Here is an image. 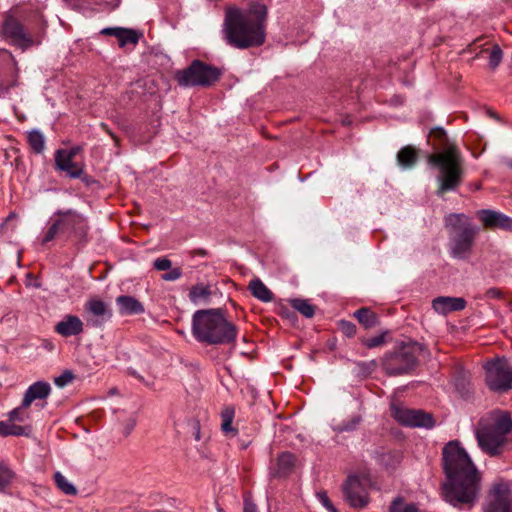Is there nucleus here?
I'll return each mask as SVG.
<instances>
[{
  "instance_id": "nucleus-40",
  "label": "nucleus",
  "mask_w": 512,
  "mask_h": 512,
  "mask_svg": "<svg viewBox=\"0 0 512 512\" xmlns=\"http://www.w3.org/2000/svg\"><path fill=\"white\" fill-rule=\"evenodd\" d=\"M385 335L386 333H382L378 336H375V337H371V338H368V339H365L363 341V344L367 347V348H375V347H379V346H382L384 343H385Z\"/></svg>"
},
{
  "instance_id": "nucleus-4",
  "label": "nucleus",
  "mask_w": 512,
  "mask_h": 512,
  "mask_svg": "<svg viewBox=\"0 0 512 512\" xmlns=\"http://www.w3.org/2000/svg\"><path fill=\"white\" fill-rule=\"evenodd\" d=\"M475 436L482 451L490 456L500 455L512 440L510 414L499 409L486 413L477 423Z\"/></svg>"
},
{
  "instance_id": "nucleus-33",
  "label": "nucleus",
  "mask_w": 512,
  "mask_h": 512,
  "mask_svg": "<svg viewBox=\"0 0 512 512\" xmlns=\"http://www.w3.org/2000/svg\"><path fill=\"white\" fill-rule=\"evenodd\" d=\"M54 480L57 485V487L65 494L67 495H74L76 494V488L72 483L68 481V479L62 475L60 472H56L54 474Z\"/></svg>"
},
{
  "instance_id": "nucleus-6",
  "label": "nucleus",
  "mask_w": 512,
  "mask_h": 512,
  "mask_svg": "<svg viewBox=\"0 0 512 512\" xmlns=\"http://www.w3.org/2000/svg\"><path fill=\"white\" fill-rule=\"evenodd\" d=\"M448 230V253L451 258L467 261L471 258L479 227L465 214L452 213L445 217Z\"/></svg>"
},
{
  "instance_id": "nucleus-35",
  "label": "nucleus",
  "mask_w": 512,
  "mask_h": 512,
  "mask_svg": "<svg viewBox=\"0 0 512 512\" xmlns=\"http://www.w3.org/2000/svg\"><path fill=\"white\" fill-rule=\"evenodd\" d=\"M117 39L119 40V45L123 47L126 44H136L138 42V35L131 29L122 28L121 32L117 35Z\"/></svg>"
},
{
  "instance_id": "nucleus-43",
  "label": "nucleus",
  "mask_w": 512,
  "mask_h": 512,
  "mask_svg": "<svg viewBox=\"0 0 512 512\" xmlns=\"http://www.w3.org/2000/svg\"><path fill=\"white\" fill-rule=\"evenodd\" d=\"M172 266V263L169 259L165 257L157 258L154 261V268L158 271L169 270Z\"/></svg>"
},
{
  "instance_id": "nucleus-1",
  "label": "nucleus",
  "mask_w": 512,
  "mask_h": 512,
  "mask_svg": "<svg viewBox=\"0 0 512 512\" xmlns=\"http://www.w3.org/2000/svg\"><path fill=\"white\" fill-rule=\"evenodd\" d=\"M442 459L446 475L442 485L444 500L456 508H472L481 489V477L476 466L457 441H450L444 446Z\"/></svg>"
},
{
  "instance_id": "nucleus-11",
  "label": "nucleus",
  "mask_w": 512,
  "mask_h": 512,
  "mask_svg": "<svg viewBox=\"0 0 512 512\" xmlns=\"http://www.w3.org/2000/svg\"><path fill=\"white\" fill-rule=\"evenodd\" d=\"M1 37L8 44L22 50L40 44V41H34L31 35L25 31L22 23L13 16H7L4 19L1 27Z\"/></svg>"
},
{
  "instance_id": "nucleus-41",
  "label": "nucleus",
  "mask_w": 512,
  "mask_h": 512,
  "mask_svg": "<svg viewBox=\"0 0 512 512\" xmlns=\"http://www.w3.org/2000/svg\"><path fill=\"white\" fill-rule=\"evenodd\" d=\"M74 376L70 371H65L54 379V383L58 387H64L73 380Z\"/></svg>"
},
{
  "instance_id": "nucleus-36",
  "label": "nucleus",
  "mask_w": 512,
  "mask_h": 512,
  "mask_svg": "<svg viewBox=\"0 0 512 512\" xmlns=\"http://www.w3.org/2000/svg\"><path fill=\"white\" fill-rule=\"evenodd\" d=\"M502 56L503 53L501 48L498 45L493 46L489 56V66L492 69L497 68L502 60Z\"/></svg>"
},
{
  "instance_id": "nucleus-34",
  "label": "nucleus",
  "mask_w": 512,
  "mask_h": 512,
  "mask_svg": "<svg viewBox=\"0 0 512 512\" xmlns=\"http://www.w3.org/2000/svg\"><path fill=\"white\" fill-rule=\"evenodd\" d=\"M389 512H420L413 503H407L402 498H396L389 509Z\"/></svg>"
},
{
  "instance_id": "nucleus-28",
  "label": "nucleus",
  "mask_w": 512,
  "mask_h": 512,
  "mask_svg": "<svg viewBox=\"0 0 512 512\" xmlns=\"http://www.w3.org/2000/svg\"><path fill=\"white\" fill-rule=\"evenodd\" d=\"M27 140L30 148L36 154H41L45 150V137L39 130H32L27 134Z\"/></svg>"
},
{
  "instance_id": "nucleus-10",
  "label": "nucleus",
  "mask_w": 512,
  "mask_h": 512,
  "mask_svg": "<svg viewBox=\"0 0 512 512\" xmlns=\"http://www.w3.org/2000/svg\"><path fill=\"white\" fill-rule=\"evenodd\" d=\"M486 384L494 392L512 389V366L505 358L488 361L485 366Z\"/></svg>"
},
{
  "instance_id": "nucleus-31",
  "label": "nucleus",
  "mask_w": 512,
  "mask_h": 512,
  "mask_svg": "<svg viewBox=\"0 0 512 512\" xmlns=\"http://www.w3.org/2000/svg\"><path fill=\"white\" fill-rule=\"evenodd\" d=\"M24 427L16 425L9 419L7 421H0V435L1 436H20L24 434Z\"/></svg>"
},
{
  "instance_id": "nucleus-9",
  "label": "nucleus",
  "mask_w": 512,
  "mask_h": 512,
  "mask_svg": "<svg viewBox=\"0 0 512 512\" xmlns=\"http://www.w3.org/2000/svg\"><path fill=\"white\" fill-rule=\"evenodd\" d=\"M221 76V71L200 60H194L186 69L176 73V80L184 87H207L214 84Z\"/></svg>"
},
{
  "instance_id": "nucleus-3",
  "label": "nucleus",
  "mask_w": 512,
  "mask_h": 512,
  "mask_svg": "<svg viewBox=\"0 0 512 512\" xmlns=\"http://www.w3.org/2000/svg\"><path fill=\"white\" fill-rule=\"evenodd\" d=\"M192 334L195 339L208 345L234 344L238 329L220 308L197 310L192 316Z\"/></svg>"
},
{
  "instance_id": "nucleus-7",
  "label": "nucleus",
  "mask_w": 512,
  "mask_h": 512,
  "mask_svg": "<svg viewBox=\"0 0 512 512\" xmlns=\"http://www.w3.org/2000/svg\"><path fill=\"white\" fill-rule=\"evenodd\" d=\"M89 231L87 219L75 210H58L51 217L49 227L41 239L42 245H47L58 235L66 234L78 241L86 240Z\"/></svg>"
},
{
  "instance_id": "nucleus-48",
  "label": "nucleus",
  "mask_w": 512,
  "mask_h": 512,
  "mask_svg": "<svg viewBox=\"0 0 512 512\" xmlns=\"http://www.w3.org/2000/svg\"><path fill=\"white\" fill-rule=\"evenodd\" d=\"M136 422L134 419H129L126 428V435H128L135 427Z\"/></svg>"
},
{
  "instance_id": "nucleus-25",
  "label": "nucleus",
  "mask_w": 512,
  "mask_h": 512,
  "mask_svg": "<svg viewBox=\"0 0 512 512\" xmlns=\"http://www.w3.org/2000/svg\"><path fill=\"white\" fill-rule=\"evenodd\" d=\"M211 295V289L208 285L197 284L192 286L189 291V299L194 304H199L200 302H207Z\"/></svg>"
},
{
  "instance_id": "nucleus-51",
  "label": "nucleus",
  "mask_w": 512,
  "mask_h": 512,
  "mask_svg": "<svg viewBox=\"0 0 512 512\" xmlns=\"http://www.w3.org/2000/svg\"><path fill=\"white\" fill-rule=\"evenodd\" d=\"M509 165H510V167H512V161L510 162V164H509Z\"/></svg>"
},
{
  "instance_id": "nucleus-47",
  "label": "nucleus",
  "mask_w": 512,
  "mask_h": 512,
  "mask_svg": "<svg viewBox=\"0 0 512 512\" xmlns=\"http://www.w3.org/2000/svg\"><path fill=\"white\" fill-rule=\"evenodd\" d=\"M81 151V147L79 146H75V147H72L70 149H65V152L70 154L71 153V158H75V156Z\"/></svg>"
},
{
  "instance_id": "nucleus-19",
  "label": "nucleus",
  "mask_w": 512,
  "mask_h": 512,
  "mask_svg": "<svg viewBox=\"0 0 512 512\" xmlns=\"http://www.w3.org/2000/svg\"><path fill=\"white\" fill-rule=\"evenodd\" d=\"M54 330L63 337L76 336L83 332V322L78 316L66 315L55 325Z\"/></svg>"
},
{
  "instance_id": "nucleus-12",
  "label": "nucleus",
  "mask_w": 512,
  "mask_h": 512,
  "mask_svg": "<svg viewBox=\"0 0 512 512\" xmlns=\"http://www.w3.org/2000/svg\"><path fill=\"white\" fill-rule=\"evenodd\" d=\"M390 409L391 416L402 425L424 428L434 426L432 415L422 410L408 409L396 404H392Z\"/></svg>"
},
{
  "instance_id": "nucleus-16",
  "label": "nucleus",
  "mask_w": 512,
  "mask_h": 512,
  "mask_svg": "<svg viewBox=\"0 0 512 512\" xmlns=\"http://www.w3.org/2000/svg\"><path fill=\"white\" fill-rule=\"evenodd\" d=\"M56 169L65 172L71 178H80L84 173L83 167L71 158V153L65 152V149H58L55 152Z\"/></svg>"
},
{
  "instance_id": "nucleus-5",
  "label": "nucleus",
  "mask_w": 512,
  "mask_h": 512,
  "mask_svg": "<svg viewBox=\"0 0 512 512\" xmlns=\"http://www.w3.org/2000/svg\"><path fill=\"white\" fill-rule=\"evenodd\" d=\"M428 163L438 171L436 176L438 196L454 191L460 186L463 176V159L456 145L449 144L443 150L430 154Z\"/></svg>"
},
{
  "instance_id": "nucleus-37",
  "label": "nucleus",
  "mask_w": 512,
  "mask_h": 512,
  "mask_svg": "<svg viewBox=\"0 0 512 512\" xmlns=\"http://www.w3.org/2000/svg\"><path fill=\"white\" fill-rule=\"evenodd\" d=\"M27 408L28 407H22V404H21L19 407L13 409L9 413V420L13 421V422H15V421H19V422L26 421L29 418V415L24 410L27 409Z\"/></svg>"
},
{
  "instance_id": "nucleus-21",
  "label": "nucleus",
  "mask_w": 512,
  "mask_h": 512,
  "mask_svg": "<svg viewBox=\"0 0 512 512\" xmlns=\"http://www.w3.org/2000/svg\"><path fill=\"white\" fill-rule=\"evenodd\" d=\"M118 312L122 316L138 315L144 312L143 304L133 296L120 295L116 298Z\"/></svg>"
},
{
  "instance_id": "nucleus-17",
  "label": "nucleus",
  "mask_w": 512,
  "mask_h": 512,
  "mask_svg": "<svg viewBox=\"0 0 512 512\" xmlns=\"http://www.w3.org/2000/svg\"><path fill=\"white\" fill-rule=\"evenodd\" d=\"M478 217L487 228L512 230V219L500 212L481 210L478 212Z\"/></svg>"
},
{
  "instance_id": "nucleus-39",
  "label": "nucleus",
  "mask_w": 512,
  "mask_h": 512,
  "mask_svg": "<svg viewBox=\"0 0 512 512\" xmlns=\"http://www.w3.org/2000/svg\"><path fill=\"white\" fill-rule=\"evenodd\" d=\"M319 502L329 511V512H338L335 506L332 504L329 499L326 491H320L316 494Z\"/></svg>"
},
{
  "instance_id": "nucleus-2",
  "label": "nucleus",
  "mask_w": 512,
  "mask_h": 512,
  "mask_svg": "<svg viewBox=\"0 0 512 512\" xmlns=\"http://www.w3.org/2000/svg\"><path fill=\"white\" fill-rule=\"evenodd\" d=\"M267 17V6L260 0H249L244 8H228L223 24L226 42L237 49L262 45L266 38Z\"/></svg>"
},
{
  "instance_id": "nucleus-15",
  "label": "nucleus",
  "mask_w": 512,
  "mask_h": 512,
  "mask_svg": "<svg viewBox=\"0 0 512 512\" xmlns=\"http://www.w3.org/2000/svg\"><path fill=\"white\" fill-rule=\"evenodd\" d=\"M87 323L93 327H102L112 317V310L102 300L92 298L85 304Z\"/></svg>"
},
{
  "instance_id": "nucleus-44",
  "label": "nucleus",
  "mask_w": 512,
  "mask_h": 512,
  "mask_svg": "<svg viewBox=\"0 0 512 512\" xmlns=\"http://www.w3.org/2000/svg\"><path fill=\"white\" fill-rule=\"evenodd\" d=\"M182 276V270L179 267L170 268V271L162 275L165 281H175Z\"/></svg>"
},
{
  "instance_id": "nucleus-46",
  "label": "nucleus",
  "mask_w": 512,
  "mask_h": 512,
  "mask_svg": "<svg viewBox=\"0 0 512 512\" xmlns=\"http://www.w3.org/2000/svg\"><path fill=\"white\" fill-rule=\"evenodd\" d=\"M244 512H257L256 505L248 500L244 503Z\"/></svg>"
},
{
  "instance_id": "nucleus-24",
  "label": "nucleus",
  "mask_w": 512,
  "mask_h": 512,
  "mask_svg": "<svg viewBox=\"0 0 512 512\" xmlns=\"http://www.w3.org/2000/svg\"><path fill=\"white\" fill-rule=\"evenodd\" d=\"M417 159V151L412 146H405L397 153V161L403 168H411L415 165Z\"/></svg>"
},
{
  "instance_id": "nucleus-13",
  "label": "nucleus",
  "mask_w": 512,
  "mask_h": 512,
  "mask_svg": "<svg viewBox=\"0 0 512 512\" xmlns=\"http://www.w3.org/2000/svg\"><path fill=\"white\" fill-rule=\"evenodd\" d=\"M512 495L507 483H494L488 494L485 512H510Z\"/></svg>"
},
{
  "instance_id": "nucleus-38",
  "label": "nucleus",
  "mask_w": 512,
  "mask_h": 512,
  "mask_svg": "<svg viewBox=\"0 0 512 512\" xmlns=\"http://www.w3.org/2000/svg\"><path fill=\"white\" fill-rule=\"evenodd\" d=\"M429 137L437 141L439 146H445L447 143V135L444 129L437 127L430 131Z\"/></svg>"
},
{
  "instance_id": "nucleus-26",
  "label": "nucleus",
  "mask_w": 512,
  "mask_h": 512,
  "mask_svg": "<svg viewBox=\"0 0 512 512\" xmlns=\"http://www.w3.org/2000/svg\"><path fill=\"white\" fill-rule=\"evenodd\" d=\"M354 316L366 329L376 326L378 322L376 313L367 307L356 310Z\"/></svg>"
},
{
  "instance_id": "nucleus-14",
  "label": "nucleus",
  "mask_w": 512,
  "mask_h": 512,
  "mask_svg": "<svg viewBox=\"0 0 512 512\" xmlns=\"http://www.w3.org/2000/svg\"><path fill=\"white\" fill-rule=\"evenodd\" d=\"M366 482V479L356 475H351L347 478L343 486V493L352 507L363 508L368 504Z\"/></svg>"
},
{
  "instance_id": "nucleus-42",
  "label": "nucleus",
  "mask_w": 512,
  "mask_h": 512,
  "mask_svg": "<svg viewBox=\"0 0 512 512\" xmlns=\"http://www.w3.org/2000/svg\"><path fill=\"white\" fill-rule=\"evenodd\" d=\"M339 326L341 331L348 337H352L356 333V326L349 321H340Z\"/></svg>"
},
{
  "instance_id": "nucleus-45",
  "label": "nucleus",
  "mask_w": 512,
  "mask_h": 512,
  "mask_svg": "<svg viewBox=\"0 0 512 512\" xmlns=\"http://www.w3.org/2000/svg\"><path fill=\"white\" fill-rule=\"evenodd\" d=\"M122 28H104L101 32L105 35H111L115 36L117 38V35L121 32Z\"/></svg>"
},
{
  "instance_id": "nucleus-49",
  "label": "nucleus",
  "mask_w": 512,
  "mask_h": 512,
  "mask_svg": "<svg viewBox=\"0 0 512 512\" xmlns=\"http://www.w3.org/2000/svg\"><path fill=\"white\" fill-rule=\"evenodd\" d=\"M488 294L493 297H497V296H499L500 292L497 289H490V290H488Z\"/></svg>"
},
{
  "instance_id": "nucleus-27",
  "label": "nucleus",
  "mask_w": 512,
  "mask_h": 512,
  "mask_svg": "<svg viewBox=\"0 0 512 512\" xmlns=\"http://www.w3.org/2000/svg\"><path fill=\"white\" fill-rule=\"evenodd\" d=\"M290 305L306 318H312L315 314L316 307L307 299L295 298L291 299Z\"/></svg>"
},
{
  "instance_id": "nucleus-18",
  "label": "nucleus",
  "mask_w": 512,
  "mask_h": 512,
  "mask_svg": "<svg viewBox=\"0 0 512 512\" xmlns=\"http://www.w3.org/2000/svg\"><path fill=\"white\" fill-rule=\"evenodd\" d=\"M432 307L437 313L446 315L463 310L466 307V300L461 297L440 296L433 300Z\"/></svg>"
},
{
  "instance_id": "nucleus-30",
  "label": "nucleus",
  "mask_w": 512,
  "mask_h": 512,
  "mask_svg": "<svg viewBox=\"0 0 512 512\" xmlns=\"http://www.w3.org/2000/svg\"><path fill=\"white\" fill-rule=\"evenodd\" d=\"M16 478L15 472L5 463H0V492L5 491Z\"/></svg>"
},
{
  "instance_id": "nucleus-20",
  "label": "nucleus",
  "mask_w": 512,
  "mask_h": 512,
  "mask_svg": "<svg viewBox=\"0 0 512 512\" xmlns=\"http://www.w3.org/2000/svg\"><path fill=\"white\" fill-rule=\"evenodd\" d=\"M51 393V386L48 382L37 381L30 385L25 391L22 407H30L31 404L36 400H44Z\"/></svg>"
},
{
  "instance_id": "nucleus-22",
  "label": "nucleus",
  "mask_w": 512,
  "mask_h": 512,
  "mask_svg": "<svg viewBox=\"0 0 512 512\" xmlns=\"http://www.w3.org/2000/svg\"><path fill=\"white\" fill-rule=\"evenodd\" d=\"M296 457L289 452L281 453L276 461V465L273 469V476L275 477H286L292 473L295 467Z\"/></svg>"
},
{
  "instance_id": "nucleus-29",
  "label": "nucleus",
  "mask_w": 512,
  "mask_h": 512,
  "mask_svg": "<svg viewBox=\"0 0 512 512\" xmlns=\"http://www.w3.org/2000/svg\"><path fill=\"white\" fill-rule=\"evenodd\" d=\"M235 416L233 407H225L221 412V429L226 435L234 436L236 430L232 427V422Z\"/></svg>"
},
{
  "instance_id": "nucleus-32",
  "label": "nucleus",
  "mask_w": 512,
  "mask_h": 512,
  "mask_svg": "<svg viewBox=\"0 0 512 512\" xmlns=\"http://www.w3.org/2000/svg\"><path fill=\"white\" fill-rule=\"evenodd\" d=\"M402 456L397 451L384 452L379 455L378 461L386 468H394L401 462Z\"/></svg>"
},
{
  "instance_id": "nucleus-23",
  "label": "nucleus",
  "mask_w": 512,
  "mask_h": 512,
  "mask_svg": "<svg viewBox=\"0 0 512 512\" xmlns=\"http://www.w3.org/2000/svg\"><path fill=\"white\" fill-rule=\"evenodd\" d=\"M248 288L251 294L262 302H270L273 299L271 290L258 278L251 280Z\"/></svg>"
},
{
  "instance_id": "nucleus-50",
  "label": "nucleus",
  "mask_w": 512,
  "mask_h": 512,
  "mask_svg": "<svg viewBox=\"0 0 512 512\" xmlns=\"http://www.w3.org/2000/svg\"><path fill=\"white\" fill-rule=\"evenodd\" d=\"M199 254L205 255L206 253H205V251H199Z\"/></svg>"
},
{
  "instance_id": "nucleus-8",
  "label": "nucleus",
  "mask_w": 512,
  "mask_h": 512,
  "mask_svg": "<svg viewBox=\"0 0 512 512\" xmlns=\"http://www.w3.org/2000/svg\"><path fill=\"white\" fill-rule=\"evenodd\" d=\"M424 351L422 344L411 342L402 345L395 353L389 354L383 361V369L389 375H402L412 371L419 356Z\"/></svg>"
}]
</instances>
